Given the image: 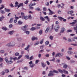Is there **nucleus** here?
<instances>
[{
    "mask_svg": "<svg viewBox=\"0 0 77 77\" xmlns=\"http://www.w3.org/2000/svg\"><path fill=\"white\" fill-rule=\"evenodd\" d=\"M24 32L25 33H26V35H29V33H30V32L29 31H27V30H26Z\"/></svg>",
    "mask_w": 77,
    "mask_h": 77,
    "instance_id": "nucleus-17",
    "label": "nucleus"
},
{
    "mask_svg": "<svg viewBox=\"0 0 77 77\" xmlns=\"http://www.w3.org/2000/svg\"><path fill=\"white\" fill-rule=\"evenodd\" d=\"M40 19L42 21H44L45 20V19H44V17H40Z\"/></svg>",
    "mask_w": 77,
    "mask_h": 77,
    "instance_id": "nucleus-28",
    "label": "nucleus"
},
{
    "mask_svg": "<svg viewBox=\"0 0 77 77\" xmlns=\"http://www.w3.org/2000/svg\"><path fill=\"white\" fill-rule=\"evenodd\" d=\"M67 53L69 55H71V54H74V53H73V52L70 51H67Z\"/></svg>",
    "mask_w": 77,
    "mask_h": 77,
    "instance_id": "nucleus-10",
    "label": "nucleus"
},
{
    "mask_svg": "<svg viewBox=\"0 0 77 77\" xmlns=\"http://www.w3.org/2000/svg\"><path fill=\"white\" fill-rule=\"evenodd\" d=\"M19 5H18V2H16L15 3V5L14 6L15 7H17V6L18 8H17V9H18Z\"/></svg>",
    "mask_w": 77,
    "mask_h": 77,
    "instance_id": "nucleus-15",
    "label": "nucleus"
},
{
    "mask_svg": "<svg viewBox=\"0 0 77 77\" xmlns=\"http://www.w3.org/2000/svg\"><path fill=\"white\" fill-rule=\"evenodd\" d=\"M38 62H39V60H36L35 62V64H38Z\"/></svg>",
    "mask_w": 77,
    "mask_h": 77,
    "instance_id": "nucleus-47",
    "label": "nucleus"
},
{
    "mask_svg": "<svg viewBox=\"0 0 77 77\" xmlns=\"http://www.w3.org/2000/svg\"><path fill=\"white\" fill-rule=\"evenodd\" d=\"M75 39H77V37H75L73 38V41H75Z\"/></svg>",
    "mask_w": 77,
    "mask_h": 77,
    "instance_id": "nucleus-56",
    "label": "nucleus"
},
{
    "mask_svg": "<svg viewBox=\"0 0 77 77\" xmlns=\"http://www.w3.org/2000/svg\"><path fill=\"white\" fill-rule=\"evenodd\" d=\"M28 17V18H29V19H31L32 18V16H31V15L30 14L29 15Z\"/></svg>",
    "mask_w": 77,
    "mask_h": 77,
    "instance_id": "nucleus-52",
    "label": "nucleus"
},
{
    "mask_svg": "<svg viewBox=\"0 0 77 77\" xmlns=\"http://www.w3.org/2000/svg\"><path fill=\"white\" fill-rule=\"evenodd\" d=\"M57 7L58 8H60L61 7V5L60 4H58L57 5Z\"/></svg>",
    "mask_w": 77,
    "mask_h": 77,
    "instance_id": "nucleus-39",
    "label": "nucleus"
},
{
    "mask_svg": "<svg viewBox=\"0 0 77 77\" xmlns=\"http://www.w3.org/2000/svg\"><path fill=\"white\" fill-rule=\"evenodd\" d=\"M50 39H51V40H52L53 39V37L51 35L50 36Z\"/></svg>",
    "mask_w": 77,
    "mask_h": 77,
    "instance_id": "nucleus-53",
    "label": "nucleus"
},
{
    "mask_svg": "<svg viewBox=\"0 0 77 77\" xmlns=\"http://www.w3.org/2000/svg\"><path fill=\"white\" fill-rule=\"evenodd\" d=\"M2 29H3V30H7L8 29L6 27H3L2 28Z\"/></svg>",
    "mask_w": 77,
    "mask_h": 77,
    "instance_id": "nucleus-40",
    "label": "nucleus"
},
{
    "mask_svg": "<svg viewBox=\"0 0 77 77\" xmlns=\"http://www.w3.org/2000/svg\"><path fill=\"white\" fill-rule=\"evenodd\" d=\"M38 57H39V58H41V54H38Z\"/></svg>",
    "mask_w": 77,
    "mask_h": 77,
    "instance_id": "nucleus-63",
    "label": "nucleus"
},
{
    "mask_svg": "<svg viewBox=\"0 0 77 77\" xmlns=\"http://www.w3.org/2000/svg\"><path fill=\"white\" fill-rule=\"evenodd\" d=\"M71 45H73V46H77V44H71Z\"/></svg>",
    "mask_w": 77,
    "mask_h": 77,
    "instance_id": "nucleus-51",
    "label": "nucleus"
},
{
    "mask_svg": "<svg viewBox=\"0 0 77 77\" xmlns=\"http://www.w3.org/2000/svg\"><path fill=\"white\" fill-rule=\"evenodd\" d=\"M45 5H46V6H49L50 4H49V2H46L45 3Z\"/></svg>",
    "mask_w": 77,
    "mask_h": 77,
    "instance_id": "nucleus-46",
    "label": "nucleus"
},
{
    "mask_svg": "<svg viewBox=\"0 0 77 77\" xmlns=\"http://www.w3.org/2000/svg\"><path fill=\"white\" fill-rule=\"evenodd\" d=\"M13 18H11L9 21L10 23H12V22H13Z\"/></svg>",
    "mask_w": 77,
    "mask_h": 77,
    "instance_id": "nucleus-32",
    "label": "nucleus"
},
{
    "mask_svg": "<svg viewBox=\"0 0 77 77\" xmlns=\"http://www.w3.org/2000/svg\"><path fill=\"white\" fill-rule=\"evenodd\" d=\"M41 64L43 68H45V67L46 66V65L44 64V63L43 62H42L41 63Z\"/></svg>",
    "mask_w": 77,
    "mask_h": 77,
    "instance_id": "nucleus-16",
    "label": "nucleus"
},
{
    "mask_svg": "<svg viewBox=\"0 0 77 77\" xmlns=\"http://www.w3.org/2000/svg\"><path fill=\"white\" fill-rule=\"evenodd\" d=\"M45 56L46 57H48L49 56V54H47L45 55Z\"/></svg>",
    "mask_w": 77,
    "mask_h": 77,
    "instance_id": "nucleus-59",
    "label": "nucleus"
},
{
    "mask_svg": "<svg viewBox=\"0 0 77 77\" xmlns=\"http://www.w3.org/2000/svg\"><path fill=\"white\" fill-rule=\"evenodd\" d=\"M15 19H16V20H18V19H19V17H16V15H15Z\"/></svg>",
    "mask_w": 77,
    "mask_h": 77,
    "instance_id": "nucleus-54",
    "label": "nucleus"
},
{
    "mask_svg": "<svg viewBox=\"0 0 77 77\" xmlns=\"http://www.w3.org/2000/svg\"><path fill=\"white\" fill-rule=\"evenodd\" d=\"M74 13V11H69L67 12L68 14H72Z\"/></svg>",
    "mask_w": 77,
    "mask_h": 77,
    "instance_id": "nucleus-14",
    "label": "nucleus"
},
{
    "mask_svg": "<svg viewBox=\"0 0 77 77\" xmlns=\"http://www.w3.org/2000/svg\"><path fill=\"white\" fill-rule=\"evenodd\" d=\"M54 72H55L56 74H58V73H59L58 71H57L55 70H54L53 71H50V73L48 74V77H50V76H53Z\"/></svg>",
    "mask_w": 77,
    "mask_h": 77,
    "instance_id": "nucleus-2",
    "label": "nucleus"
},
{
    "mask_svg": "<svg viewBox=\"0 0 77 77\" xmlns=\"http://www.w3.org/2000/svg\"><path fill=\"white\" fill-rule=\"evenodd\" d=\"M44 18H45V19H47V20L49 22L50 21V18L48 17V16H46L44 17Z\"/></svg>",
    "mask_w": 77,
    "mask_h": 77,
    "instance_id": "nucleus-18",
    "label": "nucleus"
},
{
    "mask_svg": "<svg viewBox=\"0 0 77 77\" xmlns=\"http://www.w3.org/2000/svg\"><path fill=\"white\" fill-rule=\"evenodd\" d=\"M32 41H34V40H38V38L33 37L32 38Z\"/></svg>",
    "mask_w": 77,
    "mask_h": 77,
    "instance_id": "nucleus-13",
    "label": "nucleus"
},
{
    "mask_svg": "<svg viewBox=\"0 0 77 77\" xmlns=\"http://www.w3.org/2000/svg\"><path fill=\"white\" fill-rule=\"evenodd\" d=\"M22 19H25V20H27L29 18L28 16H23L22 17Z\"/></svg>",
    "mask_w": 77,
    "mask_h": 77,
    "instance_id": "nucleus-9",
    "label": "nucleus"
},
{
    "mask_svg": "<svg viewBox=\"0 0 77 77\" xmlns=\"http://www.w3.org/2000/svg\"><path fill=\"white\" fill-rule=\"evenodd\" d=\"M66 30V29L64 27H62L61 28V30L60 31V33H63V32H65V31Z\"/></svg>",
    "mask_w": 77,
    "mask_h": 77,
    "instance_id": "nucleus-8",
    "label": "nucleus"
},
{
    "mask_svg": "<svg viewBox=\"0 0 77 77\" xmlns=\"http://www.w3.org/2000/svg\"><path fill=\"white\" fill-rule=\"evenodd\" d=\"M0 12L1 14H5V11L3 10H1L0 11Z\"/></svg>",
    "mask_w": 77,
    "mask_h": 77,
    "instance_id": "nucleus-27",
    "label": "nucleus"
},
{
    "mask_svg": "<svg viewBox=\"0 0 77 77\" xmlns=\"http://www.w3.org/2000/svg\"><path fill=\"white\" fill-rule=\"evenodd\" d=\"M5 72H6V73H8L9 72V69H6L5 70Z\"/></svg>",
    "mask_w": 77,
    "mask_h": 77,
    "instance_id": "nucleus-33",
    "label": "nucleus"
},
{
    "mask_svg": "<svg viewBox=\"0 0 77 77\" xmlns=\"http://www.w3.org/2000/svg\"><path fill=\"white\" fill-rule=\"evenodd\" d=\"M50 30V27L49 26H48L46 28V29L45 30V33H47L48 32V31Z\"/></svg>",
    "mask_w": 77,
    "mask_h": 77,
    "instance_id": "nucleus-11",
    "label": "nucleus"
},
{
    "mask_svg": "<svg viewBox=\"0 0 77 77\" xmlns=\"http://www.w3.org/2000/svg\"><path fill=\"white\" fill-rule=\"evenodd\" d=\"M36 28H35V27H32L31 28L30 30L32 31H33L34 30H36Z\"/></svg>",
    "mask_w": 77,
    "mask_h": 77,
    "instance_id": "nucleus-22",
    "label": "nucleus"
},
{
    "mask_svg": "<svg viewBox=\"0 0 77 77\" xmlns=\"http://www.w3.org/2000/svg\"><path fill=\"white\" fill-rule=\"evenodd\" d=\"M2 7L0 8V10H2L4 8H5V5H1Z\"/></svg>",
    "mask_w": 77,
    "mask_h": 77,
    "instance_id": "nucleus-23",
    "label": "nucleus"
},
{
    "mask_svg": "<svg viewBox=\"0 0 77 77\" xmlns=\"http://www.w3.org/2000/svg\"><path fill=\"white\" fill-rule=\"evenodd\" d=\"M30 47V45H28L26 47L24 48V50H28L29 48V47Z\"/></svg>",
    "mask_w": 77,
    "mask_h": 77,
    "instance_id": "nucleus-19",
    "label": "nucleus"
},
{
    "mask_svg": "<svg viewBox=\"0 0 77 77\" xmlns=\"http://www.w3.org/2000/svg\"><path fill=\"white\" fill-rule=\"evenodd\" d=\"M66 59L68 60H70L71 59V58L69 57L68 56H66Z\"/></svg>",
    "mask_w": 77,
    "mask_h": 77,
    "instance_id": "nucleus-43",
    "label": "nucleus"
},
{
    "mask_svg": "<svg viewBox=\"0 0 77 77\" xmlns=\"http://www.w3.org/2000/svg\"><path fill=\"white\" fill-rule=\"evenodd\" d=\"M63 55V54L62 53H58L56 54L55 57H61Z\"/></svg>",
    "mask_w": 77,
    "mask_h": 77,
    "instance_id": "nucleus-5",
    "label": "nucleus"
},
{
    "mask_svg": "<svg viewBox=\"0 0 77 77\" xmlns=\"http://www.w3.org/2000/svg\"><path fill=\"white\" fill-rule=\"evenodd\" d=\"M0 53L1 54H4V53H5V51L3 50H1L0 51Z\"/></svg>",
    "mask_w": 77,
    "mask_h": 77,
    "instance_id": "nucleus-36",
    "label": "nucleus"
},
{
    "mask_svg": "<svg viewBox=\"0 0 77 77\" xmlns=\"http://www.w3.org/2000/svg\"><path fill=\"white\" fill-rule=\"evenodd\" d=\"M17 41H20L21 40V38H17Z\"/></svg>",
    "mask_w": 77,
    "mask_h": 77,
    "instance_id": "nucleus-57",
    "label": "nucleus"
},
{
    "mask_svg": "<svg viewBox=\"0 0 77 77\" xmlns=\"http://www.w3.org/2000/svg\"><path fill=\"white\" fill-rule=\"evenodd\" d=\"M5 18V17L3 16H2L0 18V21H2V20L4 19Z\"/></svg>",
    "mask_w": 77,
    "mask_h": 77,
    "instance_id": "nucleus-30",
    "label": "nucleus"
},
{
    "mask_svg": "<svg viewBox=\"0 0 77 77\" xmlns=\"http://www.w3.org/2000/svg\"><path fill=\"white\" fill-rule=\"evenodd\" d=\"M43 11H46V10H47V8H46V7H44L43 8Z\"/></svg>",
    "mask_w": 77,
    "mask_h": 77,
    "instance_id": "nucleus-50",
    "label": "nucleus"
},
{
    "mask_svg": "<svg viewBox=\"0 0 77 77\" xmlns=\"http://www.w3.org/2000/svg\"><path fill=\"white\" fill-rule=\"evenodd\" d=\"M16 43L14 41H11L10 42L8 43L5 45V46L8 47H14Z\"/></svg>",
    "mask_w": 77,
    "mask_h": 77,
    "instance_id": "nucleus-1",
    "label": "nucleus"
},
{
    "mask_svg": "<svg viewBox=\"0 0 77 77\" xmlns=\"http://www.w3.org/2000/svg\"><path fill=\"white\" fill-rule=\"evenodd\" d=\"M25 46V43H23L22 44V47H24Z\"/></svg>",
    "mask_w": 77,
    "mask_h": 77,
    "instance_id": "nucleus-64",
    "label": "nucleus"
},
{
    "mask_svg": "<svg viewBox=\"0 0 77 77\" xmlns=\"http://www.w3.org/2000/svg\"><path fill=\"white\" fill-rule=\"evenodd\" d=\"M68 41L69 42H72V41L71 40V38H69L68 39Z\"/></svg>",
    "mask_w": 77,
    "mask_h": 77,
    "instance_id": "nucleus-35",
    "label": "nucleus"
},
{
    "mask_svg": "<svg viewBox=\"0 0 77 77\" xmlns=\"http://www.w3.org/2000/svg\"><path fill=\"white\" fill-rule=\"evenodd\" d=\"M58 13L59 14H61L62 12H61V11H60V10H58Z\"/></svg>",
    "mask_w": 77,
    "mask_h": 77,
    "instance_id": "nucleus-60",
    "label": "nucleus"
},
{
    "mask_svg": "<svg viewBox=\"0 0 77 77\" xmlns=\"http://www.w3.org/2000/svg\"><path fill=\"white\" fill-rule=\"evenodd\" d=\"M39 44V42H35L34 43V45L35 46L37 45H38Z\"/></svg>",
    "mask_w": 77,
    "mask_h": 77,
    "instance_id": "nucleus-42",
    "label": "nucleus"
},
{
    "mask_svg": "<svg viewBox=\"0 0 77 77\" xmlns=\"http://www.w3.org/2000/svg\"><path fill=\"white\" fill-rule=\"evenodd\" d=\"M15 56H19V53H18V52H17L15 54Z\"/></svg>",
    "mask_w": 77,
    "mask_h": 77,
    "instance_id": "nucleus-49",
    "label": "nucleus"
},
{
    "mask_svg": "<svg viewBox=\"0 0 77 77\" xmlns=\"http://www.w3.org/2000/svg\"><path fill=\"white\" fill-rule=\"evenodd\" d=\"M36 11H41V9L39 8H37L35 9Z\"/></svg>",
    "mask_w": 77,
    "mask_h": 77,
    "instance_id": "nucleus-45",
    "label": "nucleus"
},
{
    "mask_svg": "<svg viewBox=\"0 0 77 77\" xmlns=\"http://www.w3.org/2000/svg\"><path fill=\"white\" fill-rule=\"evenodd\" d=\"M60 28V26L59 25H56L54 26V29H59Z\"/></svg>",
    "mask_w": 77,
    "mask_h": 77,
    "instance_id": "nucleus-21",
    "label": "nucleus"
},
{
    "mask_svg": "<svg viewBox=\"0 0 77 77\" xmlns=\"http://www.w3.org/2000/svg\"><path fill=\"white\" fill-rule=\"evenodd\" d=\"M74 22L70 23V24H72V25H74L77 23V21L76 20H74Z\"/></svg>",
    "mask_w": 77,
    "mask_h": 77,
    "instance_id": "nucleus-12",
    "label": "nucleus"
},
{
    "mask_svg": "<svg viewBox=\"0 0 77 77\" xmlns=\"http://www.w3.org/2000/svg\"><path fill=\"white\" fill-rule=\"evenodd\" d=\"M28 59H30V57H29V55H26L25 56Z\"/></svg>",
    "mask_w": 77,
    "mask_h": 77,
    "instance_id": "nucleus-41",
    "label": "nucleus"
},
{
    "mask_svg": "<svg viewBox=\"0 0 77 77\" xmlns=\"http://www.w3.org/2000/svg\"><path fill=\"white\" fill-rule=\"evenodd\" d=\"M22 56H23V55H20L18 57V58H17V60H19V59L21 58V57H22Z\"/></svg>",
    "mask_w": 77,
    "mask_h": 77,
    "instance_id": "nucleus-31",
    "label": "nucleus"
},
{
    "mask_svg": "<svg viewBox=\"0 0 77 77\" xmlns=\"http://www.w3.org/2000/svg\"><path fill=\"white\" fill-rule=\"evenodd\" d=\"M53 14H54V13L53 11H50V12L49 13V15H53Z\"/></svg>",
    "mask_w": 77,
    "mask_h": 77,
    "instance_id": "nucleus-34",
    "label": "nucleus"
},
{
    "mask_svg": "<svg viewBox=\"0 0 77 77\" xmlns=\"http://www.w3.org/2000/svg\"><path fill=\"white\" fill-rule=\"evenodd\" d=\"M44 42V39H42L40 42V44H42L43 43V42Z\"/></svg>",
    "mask_w": 77,
    "mask_h": 77,
    "instance_id": "nucleus-44",
    "label": "nucleus"
},
{
    "mask_svg": "<svg viewBox=\"0 0 77 77\" xmlns=\"http://www.w3.org/2000/svg\"><path fill=\"white\" fill-rule=\"evenodd\" d=\"M9 28H12V24H11L10 25H9Z\"/></svg>",
    "mask_w": 77,
    "mask_h": 77,
    "instance_id": "nucleus-61",
    "label": "nucleus"
},
{
    "mask_svg": "<svg viewBox=\"0 0 77 77\" xmlns=\"http://www.w3.org/2000/svg\"><path fill=\"white\" fill-rule=\"evenodd\" d=\"M28 27V25H26L23 26L21 27V29L23 31H24V32L26 30H28V28H27V27Z\"/></svg>",
    "mask_w": 77,
    "mask_h": 77,
    "instance_id": "nucleus-3",
    "label": "nucleus"
},
{
    "mask_svg": "<svg viewBox=\"0 0 77 77\" xmlns=\"http://www.w3.org/2000/svg\"><path fill=\"white\" fill-rule=\"evenodd\" d=\"M14 31H12L8 32L9 34L10 35H13L14 34Z\"/></svg>",
    "mask_w": 77,
    "mask_h": 77,
    "instance_id": "nucleus-20",
    "label": "nucleus"
},
{
    "mask_svg": "<svg viewBox=\"0 0 77 77\" xmlns=\"http://www.w3.org/2000/svg\"><path fill=\"white\" fill-rule=\"evenodd\" d=\"M49 44V42L48 41H46L45 42V45H48Z\"/></svg>",
    "mask_w": 77,
    "mask_h": 77,
    "instance_id": "nucleus-58",
    "label": "nucleus"
},
{
    "mask_svg": "<svg viewBox=\"0 0 77 77\" xmlns=\"http://www.w3.org/2000/svg\"><path fill=\"white\" fill-rule=\"evenodd\" d=\"M58 71L60 72L61 74H68V71H66L65 69H63V70L60 69H58Z\"/></svg>",
    "mask_w": 77,
    "mask_h": 77,
    "instance_id": "nucleus-4",
    "label": "nucleus"
},
{
    "mask_svg": "<svg viewBox=\"0 0 77 77\" xmlns=\"http://www.w3.org/2000/svg\"><path fill=\"white\" fill-rule=\"evenodd\" d=\"M5 62H6L7 63V62H8V58L7 57H6L5 59Z\"/></svg>",
    "mask_w": 77,
    "mask_h": 77,
    "instance_id": "nucleus-26",
    "label": "nucleus"
},
{
    "mask_svg": "<svg viewBox=\"0 0 77 77\" xmlns=\"http://www.w3.org/2000/svg\"><path fill=\"white\" fill-rule=\"evenodd\" d=\"M57 18H58V19L60 20V21H62V20H63V21L64 22H65V21H66V19H64L62 17H58Z\"/></svg>",
    "mask_w": 77,
    "mask_h": 77,
    "instance_id": "nucleus-7",
    "label": "nucleus"
},
{
    "mask_svg": "<svg viewBox=\"0 0 77 77\" xmlns=\"http://www.w3.org/2000/svg\"><path fill=\"white\" fill-rule=\"evenodd\" d=\"M1 75H5V72L3 71L1 73Z\"/></svg>",
    "mask_w": 77,
    "mask_h": 77,
    "instance_id": "nucleus-48",
    "label": "nucleus"
},
{
    "mask_svg": "<svg viewBox=\"0 0 77 77\" xmlns=\"http://www.w3.org/2000/svg\"><path fill=\"white\" fill-rule=\"evenodd\" d=\"M75 30H77V27H75L73 28Z\"/></svg>",
    "mask_w": 77,
    "mask_h": 77,
    "instance_id": "nucleus-62",
    "label": "nucleus"
},
{
    "mask_svg": "<svg viewBox=\"0 0 77 77\" xmlns=\"http://www.w3.org/2000/svg\"><path fill=\"white\" fill-rule=\"evenodd\" d=\"M39 33L40 35H42V30L41 29L39 31Z\"/></svg>",
    "mask_w": 77,
    "mask_h": 77,
    "instance_id": "nucleus-38",
    "label": "nucleus"
},
{
    "mask_svg": "<svg viewBox=\"0 0 77 77\" xmlns=\"http://www.w3.org/2000/svg\"><path fill=\"white\" fill-rule=\"evenodd\" d=\"M33 61H31L29 63V66H30V67H31V68H33L34 66L35 65V64L34 63H32Z\"/></svg>",
    "mask_w": 77,
    "mask_h": 77,
    "instance_id": "nucleus-6",
    "label": "nucleus"
},
{
    "mask_svg": "<svg viewBox=\"0 0 77 77\" xmlns=\"http://www.w3.org/2000/svg\"><path fill=\"white\" fill-rule=\"evenodd\" d=\"M67 67H68V66L66 64H65L63 66V68H65V69H66V68H67Z\"/></svg>",
    "mask_w": 77,
    "mask_h": 77,
    "instance_id": "nucleus-29",
    "label": "nucleus"
},
{
    "mask_svg": "<svg viewBox=\"0 0 77 77\" xmlns=\"http://www.w3.org/2000/svg\"><path fill=\"white\" fill-rule=\"evenodd\" d=\"M22 22H21V21H19L18 22V24H19V25H21L22 24Z\"/></svg>",
    "mask_w": 77,
    "mask_h": 77,
    "instance_id": "nucleus-37",
    "label": "nucleus"
},
{
    "mask_svg": "<svg viewBox=\"0 0 77 77\" xmlns=\"http://www.w3.org/2000/svg\"><path fill=\"white\" fill-rule=\"evenodd\" d=\"M23 6V3H21L19 4L18 6V8H20L21 7V6Z\"/></svg>",
    "mask_w": 77,
    "mask_h": 77,
    "instance_id": "nucleus-25",
    "label": "nucleus"
},
{
    "mask_svg": "<svg viewBox=\"0 0 77 77\" xmlns=\"http://www.w3.org/2000/svg\"><path fill=\"white\" fill-rule=\"evenodd\" d=\"M12 63V61H8V62H7V63L11 64Z\"/></svg>",
    "mask_w": 77,
    "mask_h": 77,
    "instance_id": "nucleus-55",
    "label": "nucleus"
},
{
    "mask_svg": "<svg viewBox=\"0 0 77 77\" xmlns=\"http://www.w3.org/2000/svg\"><path fill=\"white\" fill-rule=\"evenodd\" d=\"M5 11L7 12H10V10L6 8H5Z\"/></svg>",
    "mask_w": 77,
    "mask_h": 77,
    "instance_id": "nucleus-24",
    "label": "nucleus"
}]
</instances>
